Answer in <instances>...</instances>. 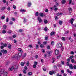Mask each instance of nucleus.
<instances>
[{
	"label": "nucleus",
	"mask_w": 76,
	"mask_h": 76,
	"mask_svg": "<svg viewBox=\"0 0 76 76\" xmlns=\"http://www.w3.org/2000/svg\"><path fill=\"white\" fill-rule=\"evenodd\" d=\"M22 53H19L18 54V55H16L15 56V58H20V57H21L22 56Z\"/></svg>",
	"instance_id": "obj_1"
},
{
	"label": "nucleus",
	"mask_w": 76,
	"mask_h": 76,
	"mask_svg": "<svg viewBox=\"0 0 76 76\" xmlns=\"http://www.w3.org/2000/svg\"><path fill=\"white\" fill-rule=\"evenodd\" d=\"M56 47L57 48H60L62 47V45L60 43H58L56 45Z\"/></svg>",
	"instance_id": "obj_2"
},
{
	"label": "nucleus",
	"mask_w": 76,
	"mask_h": 76,
	"mask_svg": "<svg viewBox=\"0 0 76 76\" xmlns=\"http://www.w3.org/2000/svg\"><path fill=\"white\" fill-rule=\"evenodd\" d=\"M1 51L3 54H7V51L6 50L2 49L1 50Z\"/></svg>",
	"instance_id": "obj_3"
},
{
	"label": "nucleus",
	"mask_w": 76,
	"mask_h": 76,
	"mask_svg": "<svg viewBox=\"0 0 76 76\" xmlns=\"http://www.w3.org/2000/svg\"><path fill=\"white\" fill-rule=\"evenodd\" d=\"M53 9L55 11H56L58 10L57 8V6L56 5H55L53 7Z\"/></svg>",
	"instance_id": "obj_4"
},
{
	"label": "nucleus",
	"mask_w": 76,
	"mask_h": 76,
	"mask_svg": "<svg viewBox=\"0 0 76 76\" xmlns=\"http://www.w3.org/2000/svg\"><path fill=\"white\" fill-rule=\"evenodd\" d=\"M55 53L56 55H57L59 53V51L57 49H56L55 51Z\"/></svg>",
	"instance_id": "obj_5"
},
{
	"label": "nucleus",
	"mask_w": 76,
	"mask_h": 76,
	"mask_svg": "<svg viewBox=\"0 0 76 76\" xmlns=\"http://www.w3.org/2000/svg\"><path fill=\"white\" fill-rule=\"evenodd\" d=\"M39 22V23H41L42 22V20L41 18L40 17H38L37 18Z\"/></svg>",
	"instance_id": "obj_6"
},
{
	"label": "nucleus",
	"mask_w": 76,
	"mask_h": 76,
	"mask_svg": "<svg viewBox=\"0 0 76 76\" xmlns=\"http://www.w3.org/2000/svg\"><path fill=\"white\" fill-rule=\"evenodd\" d=\"M15 66H13L11 67V68H10L9 69V71H12L13 69H14V68Z\"/></svg>",
	"instance_id": "obj_7"
},
{
	"label": "nucleus",
	"mask_w": 76,
	"mask_h": 76,
	"mask_svg": "<svg viewBox=\"0 0 76 76\" xmlns=\"http://www.w3.org/2000/svg\"><path fill=\"white\" fill-rule=\"evenodd\" d=\"M68 9L69 12V13L71 14V13H72V9L70 7H69L68 8Z\"/></svg>",
	"instance_id": "obj_8"
},
{
	"label": "nucleus",
	"mask_w": 76,
	"mask_h": 76,
	"mask_svg": "<svg viewBox=\"0 0 76 76\" xmlns=\"http://www.w3.org/2000/svg\"><path fill=\"white\" fill-rule=\"evenodd\" d=\"M4 69H2L1 70V71H0V74L1 75V74H3L4 72Z\"/></svg>",
	"instance_id": "obj_9"
},
{
	"label": "nucleus",
	"mask_w": 76,
	"mask_h": 76,
	"mask_svg": "<svg viewBox=\"0 0 76 76\" xmlns=\"http://www.w3.org/2000/svg\"><path fill=\"white\" fill-rule=\"evenodd\" d=\"M66 2V0H63L61 1V3L63 4H65Z\"/></svg>",
	"instance_id": "obj_10"
},
{
	"label": "nucleus",
	"mask_w": 76,
	"mask_h": 76,
	"mask_svg": "<svg viewBox=\"0 0 76 76\" xmlns=\"http://www.w3.org/2000/svg\"><path fill=\"white\" fill-rule=\"evenodd\" d=\"M18 51H19V52H21V53H23V50L21 48H19L18 49Z\"/></svg>",
	"instance_id": "obj_11"
},
{
	"label": "nucleus",
	"mask_w": 76,
	"mask_h": 76,
	"mask_svg": "<svg viewBox=\"0 0 76 76\" xmlns=\"http://www.w3.org/2000/svg\"><path fill=\"white\" fill-rule=\"evenodd\" d=\"M69 68L70 69H73V67L72 66V64H70L69 65Z\"/></svg>",
	"instance_id": "obj_12"
},
{
	"label": "nucleus",
	"mask_w": 76,
	"mask_h": 76,
	"mask_svg": "<svg viewBox=\"0 0 76 76\" xmlns=\"http://www.w3.org/2000/svg\"><path fill=\"white\" fill-rule=\"evenodd\" d=\"M74 21V19L73 18H71V23L72 25L73 23V21Z\"/></svg>",
	"instance_id": "obj_13"
},
{
	"label": "nucleus",
	"mask_w": 76,
	"mask_h": 76,
	"mask_svg": "<svg viewBox=\"0 0 76 76\" xmlns=\"http://www.w3.org/2000/svg\"><path fill=\"white\" fill-rule=\"evenodd\" d=\"M18 69V65H15V68L14 69V70H17V69Z\"/></svg>",
	"instance_id": "obj_14"
},
{
	"label": "nucleus",
	"mask_w": 76,
	"mask_h": 76,
	"mask_svg": "<svg viewBox=\"0 0 76 76\" xmlns=\"http://www.w3.org/2000/svg\"><path fill=\"white\" fill-rule=\"evenodd\" d=\"M20 11L21 12H26V10H24L23 9H22Z\"/></svg>",
	"instance_id": "obj_15"
},
{
	"label": "nucleus",
	"mask_w": 76,
	"mask_h": 76,
	"mask_svg": "<svg viewBox=\"0 0 76 76\" xmlns=\"http://www.w3.org/2000/svg\"><path fill=\"white\" fill-rule=\"evenodd\" d=\"M48 23V21L46 20L45 19L44 20V23L46 24Z\"/></svg>",
	"instance_id": "obj_16"
},
{
	"label": "nucleus",
	"mask_w": 76,
	"mask_h": 76,
	"mask_svg": "<svg viewBox=\"0 0 76 76\" xmlns=\"http://www.w3.org/2000/svg\"><path fill=\"white\" fill-rule=\"evenodd\" d=\"M7 72H5L4 73L3 75L4 76H7Z\"/></svg>",
	"instance_id": "obj_17"
},
{
	"label": "nucleus",
	"mask_w": 76,
	"mask_h": 76,
	"mask_svg": "<svg viewBox=\"0 0 76 76\" xmlns=\"http://www.w3.org/2000/svg\"><path fill=\"white\" fill-rule=\"evenodd\" d=\"M32 75V73L31 72H28V76H31Z\"/></svg>",
	"instance_id": "obj_18"
},
{
	"label": "nucleus",
	"mask_w": 76,
	"mask_h": 76,
	"mask_svg": "<svg viewBox=\"0 0 76 76\" xmlns=\"http://www.w3.org/2000/svg\"><path fill=\"white\" fill-rule=\"evenodd\" d=\"M55 34V32L53 31L50 33V35L52 36H53V35H54Z\"/></svg>",
	"instance_id": "obj_19"
},
{
	"label": "nucleus",
	"mask_w": 76,
	"mask_h": 76,
	"mask_svg": "<svg viewBox=\"0 0 76 76\" xmlns=\"http://www.w3.org/2000/svg\"><path fill=\"white\" fill-rule=\"evenodd\" d=\"M32 4H31V3H29V2H28V7H31V5Z\"/></svg>",
	"instance_id": "obj_20"
},
{
	"label": "nucleus",
	"mask_w": 76,
	"mask_h": 76,
	"mask_svg": "<svg viewBox=\"0 0 76 76\" xmlns=\"http://www.w3.org/2000/svg\"><path fill=\"white\" fill-rule=\"evenodd\" d=\"M26 53H24L23 56H22V58H24V57H26Z\"/></svg>",
	"instance_id": "obj_21"
},
{
	"label": "nucleus",
	"mask_w": 76,
	"mask_h": 76,
	"mask_svg": "<svg viewBox=\"0 0 76 76\" xmlns=\"http://www.w3.org/2000/svg\"><path fill=\"white\" fill-rule=\"evenodd\" d=\"M25 62H24V63L23 62H21V66H24V64H25Z\"/></svg>",
	"instance_id": "obj_22"
},
{
	"label": "nucleus",
	"mask_w": 76,
	"mask_h": 76,
	"mask_svg": "<svg viewBox=\"0 0 76 76\" xmlns=\"http://www.w3.org/2000/svg\"><path fill=\"white\" fill-rule=\"evenodd\" d=\"M62 40H63V41H65L66 40V38H65V37H63L61 38Z\"/></svg>",
	"instance_id": "obj_23"
},
{
	"label": "nucleus",
	"mask_w": 76,
	"mask_h": 76,
	"mask_svg": "<svg viewBox=\"0 0 76 76\" xmlns=\"http://www.w3.org/2000/svg\"><path fill=\"white\" fill-rule=\"evenodd\" d=\"M11 47H12V45H8V48H9V49H11Z\"/></svg>",
	"instance_id": "obj_24"
},
{
	"label": "nucleus",
	"mask_w": 76,
	"mask_h": 76,
	"mask_svg": "<svg viewBox=\"0 0 76 76\" xmlns=\"http://www.w3.org/2000/svg\"><path fill=\"white\" fill-rule=\"evenodd\" d=\"M52 59L53 60L52 63H54V61H55V60H56V59H55V58H52Z\"/></svg>",
	"instance_id": "obj_25"
},
{
	"label": "nucleus",
	"mask_w": 76,
	"mask_h": 76,
	"mask_svg": "<svg viewBox=\"0 0 76 76\" xmlns=\"http://www.w3.org/2000/svg\"><path fill=\"white\" fill-rule=\"evenodd\" d=\"M40 47L41 48H44V46L42 44H41L40 45Z\"/></svg>",
	"instance_id": "obj_26"
},
{
	"label": "nucleus",
	"mask_w": 76,
	"mask_h": 76,
	"mask_svg": "<svg viewBox=\"0 0 76 76\" xmlns=\"http://www.w3.org/2000/svg\"><path fill=\"white\" fill-rule=\"evenodd\" d=\"M40 16H41V17H43V16H44V14L42 13H41L40 14Z\"/></svg>",
	"instance_id": "obj_27"
},
{
	"label": "nucleus",
	"mask_w": 76,
	"mask_h": 76,
	"mask_svg": "<svg viewBox=\"0 0 76 76\" xmlns=\"http://www.w3.org/2000/svg\"><path fill=\"white\" fill-rule=\"evenodd\" d=\"M43 44L44 45H46L47 44V42L45 41L43 42Z\"/></svg>",
	"instance_id": "obj_28"
},
{
	"label": "nucleus",
	"mask_w": 76,
	"mask_h": 76,
	"mask_svg": "<svg viewBox=\"0 0 76 76\" xmlns=\"http://www.w3.org/2000/svg\"><path fill=\"white\" fill-rule=\"evenodd\" d=\"M7 39H11L12 40V37H9L8 38L7 37Z\"/></svg>",
	"instance_id": "obj_29"
},
{
	"label": "nucleus",
	"mask_w": 76,
	"mask_h": 76,
	"mask_svg": "<svg viewBox=\"0 0 76 76\" xmlns=\"http://www.w3.org/2000/svg\"><path fill=\"white\" fill-rule=\"evenodd\" d=\"M53 53V51H48V54H51V53Z\"/></svg>",
	"instance_id": "obj_30"
},
{
	"label": "nucleus",
	"mask_w": 76,
	"mask_h": 76,
	"mask_svg": "<svg viewBox=\"0 0 76 76\" xmlns=\"http://www.w3.org/2000/svg\"><path fill=\"white\" fill-rule=\"evenodd\" d=\"M2 33L3 34H6V31L5 30H3L2 31Z\"/></svg>",
	"instance_id": "obj_31"
},
{
	"label": "nucleus",
	"mask_w": 76,
	"mask_h": 76,
	"mask_svg": "<svg viewBox=\"0 0 76 76\" xmlns=\"http://www.w3.org/2000/svg\"><path fill=\"white\" fill-rule=\"evenodd\" d=\"M3 28H4V29H6V25H4L3 26Z\"/></svg>",
	"instance_id": "obj_32"
},
{
	"label": "nucleus",
	"mask_w": 76,
	"mask_h": 76,
	"mask_svg": "<svg viewBox=\"0 0 76 76\" xmlns=\"http://www.w3.org/2000/svg\"><path fill=\"white\" fill-rule=\"evenodd\" d=\"M6 9V7H4L2 8V9H1V10H4Z\"/></svg>",
	"instance_id": "obj_33"
},
{
	"label": "nucleus",
	"mask_w": 76,
	"mask_h": 76,
	"mask_svg": "<svg viewBox=\"0 0 76 76\" xmlns=\"http://www.w3.org/2000/svg\"><path fill=\"white\" fill-rule=\"evenodd\" d=\"M3 45L4 46V47H7V44H6L4 43L3 44Z\"/></svg>",
	"instance_id": "obj_34"
},
{
	"label": "nucleus",
	"mask_w": 76,
	"mask_h": 76,
	"mask_svg": "<svg viewBox=\"0 0 76 76\" xmlns=\"http://www.w3.org/2000/svg\"><path fill=\"white\" fill-rule=\"evenodd\" d=\"M7 32L8 34H11V33L12 32V31L10 30H9Z\"/></svg>",
	"instance_id": "obj_35"
},
{
	"label": "nucleus",
	"mask_w": 76,
	"mask_h": 76,
	"mask_svg": "<svg viewBox=\"0 0 76 76\" xmlns=\"http://www.w3.org/2000/svg\"><path fill=\"white\" fill-rule=\"evenodd\" d=\"M6 22H9V18H7L6 20Z\"/></svg>",
	"instance_id": "obj_36"
},
{
	"label": "nucleus",
	"mask_w": 76,
	"mask_h": 76,
	"mask_svg": "<svg viewBox=\"0 0 76 76\" xmlns=\"http://www.w3.org/2000/svg\"><path fill=\"white\" fill-rule=\"evenodd\" d=\"M29 62H27L26 63V66H29Z\"/></svg>",
	"instance_id": "obj_37"
},
{
	"label": "nucleus",
	"mask_w": 76,
	"mask_h": 76,
	"mask_svg": "<svg viewBox=\"0 0 76 76\" xmlns=\"http://www.w3.org/2000/svg\"><path fill=\"white\" fill-rule=\"evenodd\" d=\"M62 23L63 22H62V21H60L59 22V25H62Z\"/></svg>",
	"instance_id": "obj_38"
},
{
	"label": "nucleus",
	"mask_w": 76,
	"mask_h": 76,
	"mask_svg": "<svg viewBox=\"0 0 76 76\" xmlns=\"http://www.w3.org/2000/svg\"><path fill=\"white\" fill-rule=\"evenodd\" d=\"M39 12H37L35 13V16H38V15Z\"/></svg>",
	"instance_id": "obj_39"
},
{
	"label": "nucleus",
	"mask_w": 76,
	"mask_h": 76,
	"mask_svg": "<svg viewBox=\"0 0 76 76\" xmlns=\"http://www.w3.org/2000/svg\"><path fill=\"white\" fill-rule=\"evenodd\" d=\"M23 73H24L25 74H26V71L25 69H23Z\"/></svg>",
	"instance_id": "obj_40"
},
{
	"label": "nucleus",
	"mask_w": 76,
	"mask_h": 76,
	"mask_svg": "<svg viewBox=\"0 0 76 76\" xmlns=\"http://www.w3.org/2000/svg\"><path fill=\"white\" fill-rule=\"evenodd\" d=\"M47 48L48 50H49V49L50 48V46L49 45H48L47 46Z\"/></svg>",
	"instance_id": "obj_41"
},
{
	"label": "nucleus",
	"mask_w": 76,
	"mask_h": 76,
	"mask_svg": "<svg viewBox=\"0 0 76 76\" xmlns=\"http://www.w3.org/2000/svg\"><path fill=\"white\" fill-rule=\"evenodd\" d=\"M73 57H74V56H72L69 57V59H72V58H73Z\"/></svg>",
	"instance_id": "obj_42"
},
{
	"label": "nucleus",
	"mask_w": 76,
	"mask_h": 76,
	"mask_svg": "<svg viewBox=\"0 0 76 76\" xmlns=\"http://www.w3.org/2000/svg\"><path fill=\"white\" fill-rule=\"evenodd\" d=\"M44 30L45 31H47V30H48V28L47 27H45L44 28Z\"/></svg>",
	"instance_id": "obj_43"
},
{
	"label": "nucleus",
	"mask_w": 76,
	"mask_h": 76,
	"mask_svg": "<svg viewBox=\"0 0 76 76\" xmlns=\"http://www.w3.org/2000/svg\"><path fill=\"white\" fill-rule=\"evenodd\" d=\"M69 62H66V66H69Z\"/></svg>",
	"instance_id": "obj_44"
},
{
	"label": "nucleus",
	"mask_w": 76,
	"mask_h": 76,
	"mask_svg": "<svg viewBox=\"0 0 76 76\" xmlns=\"http://www.w3.org/2000/svg\"><path fill=\"white\" fill-rule=\"evenodd\" d=\"M49 73L50 75H53V72H51V71H50L49 72Z\"/></svg>",
	"instance_id": "obj_45"
},
{
	"label": "nucleus",
	"mask_w": 76,
	"mask_h": 76,
	"mask_svg": "<svg viewBox=\"0 0 76 76\" xmlns=\"http://www.w3.org/2000/svg\"><path fill=\"white\" fill-rule=\"evenodd\" d=\"M19 32H23V30L22 29H19Z\"/></svg>",
	"instance_id": "obj_46"
},
{
	"label": "nucleus",
	"mask_w": 76,
	"mask_h": 76,
	"mask_svg": "<svg viewBox=\"0 0 76 76\" xmlns=\"http://www.w3.org/2000/svg\"><path fill=\"white\" fill-rule=\"evenodd\" d=\"M23 22H24V23H25V22H26V19L24 18Z\"/></svg>",
	"instance_id": "obj_47"
},
{
	"label": "nucleus",
	"mask_w": 76,
	"mask_h": 76,
	"mask_svg": "<svg viewBox=\"0 0 76 76\" xmlns=\"http://www.w3.org/2000/svg\"><path fill=\"white\" fill-rule=\"evenodd\" d=\"M54 41H52L51 42V45H54Z\"/></svg>",
	"instance_id": "obj_48"
},
{
	"label": "nucleus",
	"mask_w": 76,
	"mask_h": 76,
	"mask_svg": "<svg viewBox=\"0 0 76 76\" xmlns=\"http://www.w3.org/2000/svg\"><path fill=\"white\" fill-rule=\"evenodd\" d=\"M38 45H36V49H38Z\"/></svg>",
	"instance_id": "obj_49"
},
{
	"label": "nucleus",
	"mask_w": 76,
	"mask_h": 76,
	"mask_svg": "<svg viewBox=\"0 0 76 76\" xmlns=\"http://www.w3.org/2000/svg\"><path fill=\"white\" fill-rule=\"evenodd\" d=\"M60 57H61V55H60L59 56H58L57 57V59H59V58H60Z\"/></svg>",
	"instance_id": "obj_50"
},
{
	"label": "nucleus",
	"mask_w": 76,
	"mask_h": 76,
	"mask_svg": "<svg viewBox=\"0 0 76 76\" xmlns=\"http://www.w3.org/2000/svg\"><path fill=\"white\" fill-rule=\"evenodd\" d=\"M5 18V17L4 16H3L1 17V19H4Z\"/></svg>",
	"instance_id": "obj_51"
},
{
	"label": "nucleus",
	"mask_w": 76,
	"mask_h": 76,
	"mask_svg": "<svg viewBox=\"0 0 76 76\" xmlns=\"http://www.w3.org/2000/svg\"><path fill=\"white\" fill-rule=\"evenodd\" d=\"M61 50L62 51H63V50H64V47L63 46H61Z\"/></svg>",
	"instance_id": "obj_52"
},
{
	"label": "nucleus",
	"mask_w": 76,
	"mask_h": 76,
	"mask_svg": "<svg viewBox=\"0 0 76 76\" xmlns=\"http://www.w3.org/2000/svg\"><path fill=\"white\" fill-rule=\"evenodd\" d=\"M61 64L64 65V61H61Z\"/></svg>",
	"instance_id": "obj_53"
},
{
	"label": "nucleus",
	"mask_w": 76,
	"mask_h": 76,
	"mask_svg": "<svg viewBox=\"0 0 76 76\" xmlns=\"http://www.w3.org/2000/svg\"><path fill=\"white\" fill-rule=\"evenodd\" d=\"M70 54H71L73 55V54H74V52H73V51H72L71 52Z\"/></svg>",
	"instance_id": "obj_54"
},
{
	"label": "nucleus",
	"mask_w": 76,
	"mask_h": 76,
	"mask_svg": "<svg viewBox=\"0 0 76 76\" xmlns=\"http://www.w3.org/2000/svg\"><path fill=\"white\" fill-rule=\"evenodd\" d=\"M48 39V37H45V39L47 41V39Z\"/></svg>",
	"instance_id": "obj_55"
},
{
	"label": "nucleus",
	"mask_w": 76,
	"mask_h": 76,
	"mask_svg": "<svg viewBox=\"0 0 76 76\" xmlns=\"http://www.w3.org/2000/svg\"><path fill=\"white\" fill-rule=\"evenodd\" d=\"M69 39L71 41V42H72L73 41V40H72V38L70 37L69 38Z\"/></svg>",
	"instance_id": "obj_56"
},
{
	"label": "nucleus",
	"mask_w": 76,
	"mask_h": 76,
	"mask_svg": "<svg viewBox=\"0 0 76 76\" xmlns=\"http://www.w3.org/2000/svg\"><path fill=\"white\" fill-rule=\"evenodd\" d=\"M71 62L72 63H74V62H75V60L73 59H72L71 60Z\"/></svg>",
	"instance_id": "obj_57"
},
{
	"label": "nucleus",
	"mask_w": 76,
	"mask_h": 76,
	"mask_svg": "<svg viewBox=\"0 0 76 76\" xmlns=\"http://www.w3.org/2000/svg\"><path fill=\"white\" fill-rule=\"evenodd\" d=\"M45 11L46 12H47H47H48V9L45 10Z\"/></svg>",
	"instance_id": "obj_58"
},
{
	"label": "nucleus",
	"mask_w": 76,
	"mask_h": 76,
	"mask_svg": "<svg viewBox=\"0 0 76 76\" xmlns=\"http://www.w3.org/2000/svg\"><path fill=\"white\" fill-rule=\"evenodd\" d=\"M7 10L8 11H10V8L9 7H8L7 9Z\"/></svg>",
	"instance_id": "obj_59"
},
{
	"label": "nucleus",
	"mask_w": 76,
	"mask_h": 76,
	"mask_svg": "<svg viewBox=\"0 0 76 76\" xmlns=\"http://www.w3.org/2000/svg\"><path fill=\"white\" fill-rule=\"evenodd\" d=\"M33 67L34 68H36V67H37V65L35 64H34L33 65Z\"/></svg>",
	"instance_id": "obj_60"
},
{
	"label": "nucleus",
	"mask_w": 76,
	"mask_h": 76,
	"mask_svg": "<svg viewBox=\"0 0 76 76\" xmlns=\"http://www.w3.org/2000/svg\"><path fill=\"white\" fill-rule=\"evenodd\" d=\"M67 61L68 62H69L70 61V58H68L67 59Z\"/></svg>",
	"instance_id": "obj_61"
},
{
	"label": "nucleus",
	"mask_w": 76,
	"mask_h": 76,
	"mask_svg": "<svg viewBox=\"0 0 76 76\" xmlns=\"http://www.w3.org/2000/svg\"><path fill=\"white\" fill-rule=\"evenodd\" d=\"M74 67V69H76V65H74L73 66Z\"/></svg>",
	"instance_id": "obj_62"
},
{
	"label": "nucleus",
	"mask_w": 76,
	"mask_h": 76,
	"mask_svg": "<svg viewBox=\"0 0 76 76\" xmlns=\"http://www.w3.org/2000/svg\"><path fill=\"white\" fill-rule=\"evenodd\" d=\"M43 69L44 71H46V70H47V69L45 68H43Z\"/></svg>",
	"instance_id": "obj_63"
},
{
	"label": "nucleus",
	"mask_w": 76,
	"mask_h": 76,
	"mask_svg": "<svg viewBox=\"0 0 76 76\" xmlns=\"http://www.w3.org/2000/svg\"><path fill=\"white\" fill-rule=\"evenodd\" d=\"M28 47H29L30 48H32V45H29L28 46Z\"/></svg>",
	"instance_id": "obj_64"
}]
</instances>
